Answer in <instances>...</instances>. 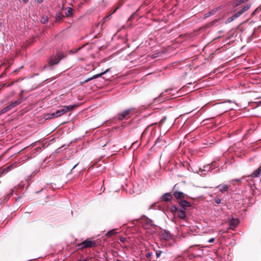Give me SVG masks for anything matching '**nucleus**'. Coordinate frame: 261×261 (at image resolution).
Here are the masks:
<instances>
[{"label":"nucleus","instance_id":"nucleus-19","mask_svg":"<svg viewBox=\"0 0 261 261\" xmlns=\"http://www.w3.org/2000/svg\"><path fill=\"white\" fill-rule=\"evenodd\" d=\"M46 116H47V117L46 118V119H52L54 118L57 117H56V112L53 113L51 114H48L46 115Z\"/></svg>","mask_w":261,"mask_h":261},{"label":"nucleus","instance_id":"nucleus-26","mask_svg":"<svg viewBox=\"0 0 261 261\" xmlns=\"http://www.w3.org/2000/svg\"><path fill=\"white\" fill-rule=\"evenodd\" d=\"M160 54V53H156V54H153L152 55H151V57H152V58H156V57H159V54Z\"/></svg>","mask_w":261,"mask_h":261},{"label":"nucleus","instance_id":"nucleus-14","mask_svg":"<svg viewBox=\"0 0 261 261\" xmlns=\"http://www.w3.org/2000/svg\"><path fill=\"white\" fill-rule=\"evenodd\" d=\"M22 101V98H19L18 99H17V100L14 101V102H11L9 105L10 108L12 109H13V108L18 106L19 105H20Z\"/></svg>","mask_w":261,"mask_h":261},{"label":"nucleus","instance_id":"nucleus-10","mask_svg":"<svg viewBox=\"0 0 261 261\" xmlns=\"http://www.w3.org/2000/svg\"><path fill=\"white\" fill-rule=\"evenodd\" d=\"M109 70H110V69H108L104 72H101L99 74H95V75H93L92 77L86 80L83 83H87L92 80L99 77L101 76L102 75L105 74L106 73L108 72L109 71Z\"/></svg>","mask_w":261,"mask_h":261},{"label":"nucleus","instance_id":"nucleus-8","mask_svg":"<svg viewBox=\"0 0 261 261\" xmlns=\"http://www.w3.org/2000/svg\"><path fill=\"white\" fill-rule=\"evenodd\" d=\"M178 202L179 205L181 206L180 208L185 210H186L187 207H189L191 206L190 203L185 200H180Z\"/></svg>","mask_w":261,"mask_h":261},{"label":"nucleus","instance_id":"nucleus-12","mask_svg":"<svg viewBox=\"0 0 261 261\" xmlns=\"http://www.w3.org/2000/svg\"><path fill=\"white\" fill-rule=\"evenodd\" d=\"M178 218L184 219L186 218V210L180 208L176 213Z\"/></svg>","mask_w":261,"mask_h":261},{"label":"nucleus","instance_id":"nucleus-24","mask_svg":"<svg viewBox=\"0 0 261 261\" xmlns=\"http://www.w3.org/2000/svg\"><path fill=\"white\" fill-rule=\"evenodd\" d=\"M241 180L242 179L241 178H236V179H232L231 180V181H230V182L232 184H233V182L234 181L236 182H241Z\"/></svg>","mask_w":261,"mask_h":261},{"label":"nucleus","instance_id":"nucleus-11","mask_svg":"<svg viewBox=\"0 0 261 261\" xmlns=\"http://www.w3.org/2000/svg\"><path fill=\"white\" fill-rule=\"evenodd\" d=\"M239 221L236 219L232 218L230 220L229 229H234L238 225Z\"/></svg>","mask_w":261,"mask_h":261},{"label":"nucleus","instance_id":"nucleus-17","mask_svg":"<svg viewBox=\"0 0 261 261\" xmlns=\"http://www.w3.org/2000/svg\"><path fill=\"white\" fill-rule=\"evenodd\" d=\"M11 109L10 108L9 105L6 107L5 108H3L1 111H0V115H2L5 113H6L8 111H9Z\"/></svg>","mask_w":261,"mask_h":261},{"label":"nucleus","instance_id":"nucleus-27","mask_svg":"<svg viewBox=\"0 0 261 261\" xmlns=\"http://www.w3.org/2000/svg\"><path fill=\"white\" fill-rule=\"evenodd\" d=\"M152 255V253L151 252H148V253H146V257L147 258H149Z\"/></svg>","mask_w":261,"mask_h":261},{"label":"nucleus","instance_id":"nucleus-16","mask_svg":"<svg viewBox=\"0 0 261 261\" xmlns=\"http://www.w3.org/2000/svg\"><path fill=\"white\" fill-rule=\"evenodd\" d=\"M218 188L221 192L227 191L229 189L228 186L225 184L220 185L218 186Z\"/></svg>","mask_w":261,"mask_h":261},{"label":"nucleus","instance_id":"nucleus-9","mask_svg":"<svg viewBox=\"0 0 261 261\" xmlns=\"http://www.w3.org/2000/svg\"><path fill=\"white\" fill-rule=\"evenodd\" d=\"M15 167H16V163H13L5 168L0 169V177L3 173H7V172L10 171V170H11L13 168H15Z\"/></svg>","mask_w":261,"mask_h":261},{"label":"nucleus","instance_id":"nucleus-13","mask_svg":"<svg viewBox=\"0 0 261 261\" xmlns=\"http://www.w3.org/2000/svg\"><path fill=\"white\" fill-rule=\"evenodd\" d=\"M172 198V195L169 193H167L165 194L162 197V200L163 201L168 202L171 200Z\"/></svg>","mask_w":261,"mask_h":261},{"label":"nucleus","instance_id":"nucleus-36","mask_svg":"<svg viewBox=\"0 0 261 261\" xmlns=\"http://www.w3.org/2000/svg\"><path fill=\"white\" fill-rule=\"evenodd\" d=\"M81 261H89V260H87V259H84L83 260H81Z\"/></svg>","mask_w":261,"mask_h":261},{"label":"nucleus","instance_id":"nucleus-7","mask_svg":"<svg viewBox=\"0 0 261 261\" xmlns=\"http://www.w3.org/2000/svg\"><path fill=\"white\" fill-rule=\"evenodd\" d=\"M174 197L177 200H182L187 197V194L178 191H174L173 193Z\"/></svg>","mask_w":261,"mask_h":261},{"label":"nucleus","instance_id":"nucleus-34","mask_svg":"<svg viewBox=\"0 0 261 261\" xmlns=\"http://www.w3.org/2000/svg\"><path fill=\"white\" fill-rule=\"evenodd\" d=\"M24 3H27L28 1V0H22Z\"/></svg>","mask_w":261,"mask_h":261},{"label":"nucleus","instance_id":"nucleus-25","mask_svg":"<svg viewBox=\"0 0 261 261\" xmlns=\"http://www.w3.org/2000/svg\"><path fill=\"white\" fill-rule=\"evenodd\" d=\"M162 253V251H161V250H156V257H157L158 258V257H159L161 256V255Z\"/></svg>","mask_w":261,"mask_h":261},{"label":"nucleus","instance_id":"nucleus-4","mask_svg":"<svg viewBox=\"0 0 261 261\" xmlns=\"http://www.w3.org/2000/svg\"><path fill=\"white\" fill-rule=\"evenodd\" d=\"M64 57V55L61 53H58L56 56H52L49 58L48 64L50 66L57 64Z\"/></svg>","mask_w":261,"mask_h":261},{"label":"nucleus","instance_id":"nucleus-2","mask_svg":"<svg viewBox=\"0 0 261 261\" xmlns=\"http://www.w3.org/2000/svg\"><path fill=\"white\" fill-rule=\"evenodd\" d=\"M96 246V243L94 241L86 240L81 243L77 245V247L80 249H84L85 248H92Z\"/></svg>","mask_w":261,"mask_h":261},{"label":"nucleus","instance_id":"nucleus-3","mask_svg":"<svg viewBox=\"0 0 261 261\" xmlns=\"http://www.w3.org/2000/svg\"><path fill=\"white\" fill-rule=\"evenodd\" d=\"M76 107V105H70V106H64L62 107V109L60 110H58L56 111V117H60L64 114H65L66 112L68 111H71L73 110L74 108Z\"/></svg>","mask_w":261,"mask_h":261},{"label":"nucleus","instance_id":"nucleus-23","mask_svg":"<svg viewBox=\"0 0 261 261\" xmlns=\"http://www.w3.org/2000/svg\"><path fill=\"white\" fill-rule=\"evenodd\" d=\"M242 4L240 2V1L239 0H237V1H235L233 2V7H237L241 5H242Z\"/></svg>","mask_w":261,"mask_h":261},{"label":"nucleus","instance_id":"nucleus-1","mask_svg":"<svg viewBox=\"0 0 261 261\" xmlns=\"http://www.w3.org/2000/svg\"><path fill=\"white\" fill-rule=\"evenodd\" d=\"M251 7L250 5H247L245 6H244L242 9L239 10L238 12L233 14L231 17H230L228 18L226 21V23H230L231 21H233L237 18H238L239 16H240L243 13L248 10Z\"/></svg>","mask_w":261,"mask_h":261},{"label":"nucleus","instance_id":"nucleus-28","mask_svg":"<svg viewBox=\"0 0 261 261\" xmlns=\"http://www.w3.org/2000/svg\"><path fill=\"white\" fill-rule=\"evenodd\" d=\"M221 202V200L220 199H217L215 200V202L217 204H220Z\"/></svg>","mask_w":261,"mask_h":261},{"label":"nucleus","instance_id":"nucleus-20","mask_svg":"<svg viewBox=\"0 0 261 261\" xmlns=\"http://www.w3.org/2000/svg\"><path fill=\"white\" fill-rule=\"evenodd\" d=\"M115 233H116V231H115V230L113 229V230H110V231H108L107 233L106 236L108 237H110L112 236L115 234Z\"/></svg>","mask_w":261,"mask_h":261},{"label":"nucleus","instance_id":"nucleus-15","mask_svg":"<svg viewBox=\"0 0 261 261\" xmlns=\"http://www.w3.org/2000/svg\"><path fill=\"white\" fill-rule=\"evenodd\" d=\"M220 9V7H219L218 8H216L215 9H213L212 10H211L210 12H209L208 13H207L206 14H204V18H207L212 15H214V14L216 13V12Z\"/></svg>","mask_w":261,"mask_h":261},{"label":"nucleus","instance_id":"nucleus-22","mask_svg":"<svg viewBox=\"0 0 261 261\" xmlns=\"http://www.w3.org/2000/svg\"><path fill=\"white\" fill-rule=\"evenodd\" d=\"M63 17L64 16L62 14L58 13L56 16V19L57 20L59 21L61 20L63 18Z\"/></svg>","mask_w":261,"mask_h":261},{"label":"nucleus","instance_id":"nucleus-29","mask_svg":"<svg viewBox=\"0 0 261 261\" xmlns=\"http://www.w3.org/2000/svg\"><path fill=\"white\" fill-rule=\"evenodd\" d=\"M126 240V238H124V237H121L120 238V241L121 242H124Z\"/></svg>","mask_w":261,"mask_h":261},{"label":"nucleus","instance_id":"nucleus-31","mask_svg":"<svg viewBox=\"0 0 261 261\" xmlns=\"http://www.w3.org/2000/svg\"><path fill=\"white\" fill-rule=\"evenodd\" d=\"M198 246V245H194L190 246L189 247V250H190V249L192 248L193 247H194L195 246Z\"/></svg>","mask_w":261,"mask_h":261},{"label":"nucleus","instance_id":"nucleus-35","mask_svg":"<svg viewBox=\"0 0 261 261\" xmlns=\"http://www.w3.org/2000/svg\"><path fill=\"white\" fill-rule=\"evenodd\" d=\"M109 16H110V15H108V16H107L103 18V19H104V20H106V19H107V18L109 17Z\"/></svg>","mask_w":261,"mask_h":261},{"label":"nucleus","instance_id":"nucleus-6","mask_svg":"<svg viewBox=\"0 0 261 261\" xmlns=\"http://www.w3.org/2000/svg\"><path fill=\"white\" fill-rule=\"evenodd\" d=\"M161 238L166 241H169L172 238V236L168 231L164 230L161 231Z\"/></svg>","mask_w":261,"mask_h":261},{"label":"nucleus","instance_id":"nucleus-21","mask_svg":"<svg viewBox=\"0 0 261 261\" xmlns=\"http://www.w3.org/2000/svg\"><path fill=\"white\" fill-rule=\"evenodd\" d=\"M180 208H177L176 206L173 205L171 208V211L172 213H177L178 212V210H179Z\"/></svg>","mask_w":261,"mask_h":261},{"label":"nucleus","instance_id":"nucleus-18","mask_svg":"<svg viewBox=\"0 0 261 261\" xmlns=\"http://www.w3.org/2000/svg\"><path fill=\"white\" fill-rule=\"evenodd\" d=\"M67 11L66 13V15L67 17H71L73 15V9L71 7H68L67 8Z\"/></svg>","mask_w":261,"mask_h":261},{"label":"nucleus","instance_id":"nucleus-32","mask_svg":"<svg viewBox=\"0 0 261 261\" xmlns=\"http://www.w3.org/2000/svg\"><path fill=\"white\" fill-rule=\"evenodd\" d=\"M240 1V2L242 3V4H243L246 2H247L246 0H239Z\"/></svg>","mask_w":261,"mask_h":261},{"label":"nucleus","instance_id":"nucleus-30","mask_svg":"<svg viewBox=\"0 0 261 261\" xmlns=\"http://www.w3.org/2000/svg\"><path fill=\"white\" fill-rule=\"evenodd\" d=\"M214 241H215L214 238H211L208 240V242L209 243H213L214 242Z\"/></svg>","mask_w":261,"mask_h":261},{"label":"nucleus","instance_id":"nucleus-33","mask_svg":"<svg viewBox=\"0 0 261 261\" xmlns=\"http://www.w3.org/2000/svg\"><path fill=\"white\" fill-rule=\"evenodd\" d=\"M36 1L39 3H41L43 1V0H36Z\"/></svg>","mask_w":261,"mask_h":261},{"label":"nucleus","instance_id":"nucleus-37","mask_svg":"<svg viewBox=\"0 0 261 261\" xmlns=\"http://www.w3.org/2000/svg\"><path fill=\"white\" fill-rule=\"evenodd\" d=\"M163 119H162V120H161V121H160V123H163Z\"/></svg>","mask_w":261,"mask_h":261},{"label":"nucleus","instance_id":"nucleus-38","mask_svg":"<svg viewBox=\"0 0 261 261\" xmlns=\"http://www.w3.org/2000/svg\"><path fill=\"white\" fill-rule=\"evenodd\" d=\"M77 164H76L74 166V167H73V169L76 166H77Z\"/></svg>","mask_w":261,"mask_h":261},{"label":"nucleus","instance_id":"nucleus-5","mask_svg":"<svg viewBox=\"0 0 261 261\" xmlns=\"http://www.w3.org/2000/svg\"><path fill=\"white\" fill-rule=\"evenodd\" d=\"M134 110V109H129L119 113L118 115V118L120 120H122L123 119L126 118L127 117L129 116L130 112Z\"/></svg>","mask_w":261,"mask_h":261},{"label":"nucleus","instance_id":"nucleus-39","mask_svg":"<svg viewBox=\"0 0 261 261\" xmlns=\"http://www.w3.org/2000/svg\"><path fill=\"white\" fill-rule=\"evenodd\" d=\"M208 166H207L206 167H204V168H208Z\"/></svg>","mask_w":261,"mask_h":261}]
</instances>
